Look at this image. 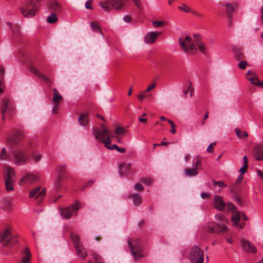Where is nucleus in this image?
Wrapping results in <instances>:
<instances>
[{
	"label": "nucleus",
	"mask_w": 263,
	"mask_h": 263,
	"mask_svg": "<svg viewBox=\"0 0 263 263\" xmlns=\"http://www.w3.org/2000/svg\"><path fill=\"white\" fill-rule=\"evenodd\" d=\"M178 41L182 50L186 54H194L197 50L196 46L201 52L205 53L204 45L198 40H193L189 35L180 37Z\"/></svg>",
	"instance_id": "nucleus-1"
},
{
	"label": "nucleus",
	"mask_w": 263,
	"mask_h": 263,
	"mask_svg": "<svg viewBox=\"0 0 263 263\" xmlns=\"http://www.w3.org/2000/svg\"><path fill=\"white\" fill-rule=\"evenodd\" d=\"M40 0H30L26 2L20 7V11L25 17H31L34 16L38 11L40 5L39 2Z\"/></svg>",
	"instance_id": "nucleus-2"
},
{
	"label": "nucleus",
	"mask_w": 263,
	"mask_h": 263,
	"mask_svg": "<svg viewBox=\"0 0 263 263\" xmlns=\"http://www.w3.org/2000/svg\"><path fill=\"white\" fill-rule=\"evenodd\" d=\"M93 134L95 138L105 144V147H108V144L110 143V137H114L113 134H111L109 130L104 124L101 125V129H93Z\"/></svg>",
	"instance_id": "nucleus-3"
},
{
	"label": "nucleus",
	"mask_w": 263,
	"mask_h": 263,
	"mask_svg": "<svg viewBox=\"0 0 263 263\" xmlns=\"http://www.w3.org/2000/svg\"><path fill=\"white\" fill-rule=\"evenodd\" d=\"M127 243L130 248L131 253L135 260H138L144 256L142 254V249L141 246V240L137 237L128 239Z\"/></svg>",
	"instance_id": "nucleus-4"
},
{
	"label": "nucleus",
	"mask_w": 263,
	"mask_h": 263,
	"mask_svg": "<svg viewBox=\"0 0 263 263\" xmlns=\"http://www.w3.org/2000/svg\"><path fill=\"white\" fill-rule=\"evenodd\" d=\"M0 242L3 246L11 247L17 242V239L12 235L11 229L8 227L0 234Z\"/></svg>",
	"instance_id": "nucleus-5"
},
{
	"label": "nucleus",
	"mask_w": 263,
	"mask_h": 263,
	"mask_svg": "<svg viewBox=\"0 0 263 263\" xmlns=\"http://www.w3.org/2000/svg\"><path fill=\"white\" fill-rule=\"evenodd\" d=\"M128 0H108L105 2L100 3L101 8L107 12L111 11L112 9L116 10H121L124 7L125 3Z\"/></svg>",
	"instance_id": "nucleus-6"
},
{
	"label": "nucleus",
	"mask_w": 263,
	"mask_h": 263,
	"mask_svg": "<svg viewBox=\"0 0 263 263\" xmlns=\"http://www.w3.org/2000/svg\"><path fill=\"white\" fill-rule=\"evenodd\" d=\"M188 258L191 263H203L204 253L198 247L194 246L191 249Z\"/></svg>",
	"instance_id": "nucleus-7"
},
{
	"label": "nucleus",
	"mask_w": 263,
	"mask_h": 263,
	"mask_svg": "<svg viewBox=\"0 0 263 263\" xmlns=\"http://www.w3.org/2000/svg\"><path fill=\"white\" fill-rule=\"evenodd\" d=\"M70 237L74 245L77 255L82 259H85L87 255V253L80 240L79 236L77 234L71 232Z\"/></svg>",
	"instance_id": "nucleus-8"
},
{
	"label": "nucleus",
	"mask_w": 263,
	"mask_h": 263,
	"mask_svg": "<svg viewBox=\"0 0 263 263\" xmlns=\"http://www.w3.org/2000/svg\"><path fill=\"white\" fill-rule=\"evenodd\" d=\"M15 107L12 101L8 98H4L2 100V105L1 113L2 116V120L5 119V116L7 114L11 115L14 113Z\"/></svg>",
	"instance_id": "nucleus-9"
},
{
	"label": "nucleus",
	"mask_w": 263,
	"mask_h": 263,
	"mask_svg": "<svg viewBox=\"0 0 263 263\" xmlns=\"http://www.w3.org/2000/svg\"><path fill=\"white\" fill-rule=\"evenodd\" d=\"M214 206L218 211H222L224 208H227L228 210H233L235 209L233 204L230 202L226 203L222 198L218 195L214 197Z\"/></svg>",
	"instance_id": "nucleus-10"
},
{
	"label": "nucleus",
	"mask_w": 263,
	"mask_h": 263,
	"mask_svg": "<svg viewBox=\"0 0 263 263\" xmlns=\"http://www.w3.org/2000/svg\"><path fill=\"white\" fill-rule=\"evenodd\" d=\"M215 218L217 220L219 221L217 222L215 227L218 232L220 233L227 232L228 228L226 226V223L228 222V220L225 216L221 214H218L215 216Z\"/></svg>",
	"instance_id": "nucleus-11"
},
{
	"label": "nucleus",
	"mask_w": 263,
	"mask_h": 263,
	"mask_svg": "<svg viewBox=\"0 0 263 263\" xmlns=\"http://www.w3.org/2000/svg\"><path fill=\"white\" fill-rule=\"evenodd\" d=\"M14 163L16 165H23L27 162L26 154L20 149H16L13 152Z\"/></svg>",
	"instance_id": "nucleus-12"
},
{
	"label": "nucleus",
	"mask_w": 263,
	"mask_h": 263,
	"mask_svg": "<svg viewBox=\"0 0 263 263\" xmlns=\"http://www.w3.org/2000/svg\"><path fill=\"white\" fill-rule=\"evenodd\" d=\"M80 208L78 201L74 202L72 206H68L63 209L61 211L62 216L66 219L70 218L74 211H77Z\"/></svg>",
	"instance_id": "nucleus-13"
},
{
	"label": "nucleus",
	"mask_w": 263,
	"mask_h": 263,
	"mask_svg": "<svg viewBox=\"0 0 263 263\" xmlns=\"http://www.w3.org/2000/svg\"><path fill=\"white\" fill-rule=\"evenodd\" d=\"M65 168L66 166L65 165H60L57 168L58 174L57 180L54 182V186L57 189H59L61 187L62 182L65 176L64 172Z\"/></svg>",
	"instance_id": "nucleus-14"
},
{
	"label": "nucleus",
	"mask_w": 263,
	"mask_h": 263,
	"mask_svg": "<svg viewBox=\"0 0 263 263\" xmlns=\"http://www.w3.org/2000/svg\"><path fill=\"white\" fill-rule=\"evenodd\" d=\"M46 194V190L43 189L41 190V186H36L32 189L29 193L30 198L35 197V199L41 201L44 198Z\"/></svg>",
	"instance_id": "nucleus-15"
},
{
	"label": "nucleus",
	"mask_w": 263,
	"mask_h": 263,
	"mask_svg": "<svg viewBox=\"0 0 263 263\" xmlns=\"http://www.w3.org/2000/svg\"><path fill=\"white\" fill-rule=\"evenodd\" d=\"M39 177L36 175L29 173L23 176L20 179L19 183L20 185L22 184H31L39 180Z\"/></svg>",
	"instance_id": "nucleus-16"
},
{
	"label": "nucleus",
	"mask_w": 263,
	"mask_h": 263,
	"mask_svg": "<svg viewBox=\"0 0 263 263\" xmlns=\"http://www.w3.org/2000/svg\"><path fill=\"white\" fill-rule=\"evenodd\" d=\"M240 245L243 250L246 252L252 253L256 252V249L254 246V245L247 239L244 238L241 239L240 241Z\"/></svg>",
	"instance_id": "nucleus-17"
},
{
	"label": "nucleus",
	"mask_w": 263,
	"mask_h": 263,
	"mask_svg": "<svg viewBox=\"0 0 263 263\" xmlns=\"http://www.w3.org/2000/svg\"><path fill=\"white\" fill-rule=\"evenodd\" d=\"M231 211H233L232 216V221L233 222V226L237 227L240 229L243 228L245 226V224H239V223L240 219V212L237 211L236 210L235 207L234 210Z\"/></svg>",
	"instance_id": "nucleus-18"
},
{
	"label": "nucleus",
	"mask_w": 263,
	"mask_h": 263,
	"mask_svg": "<svg viewBox=\"0 0 263 263\" xmlns=\"http://www.w3.org/2000/svg\"><path fill=\"white\" fill-rule=\"evenodd\" d=\"M160 34V32L157 31L147 33L144 37L145 43L147 44L154 43Z\"/></svg>",
	"instance_id": "nucleus-19"
},
{
	"label": "nucleus",
	"mask_w": 263,
	"mask_h": 263,
	"mask_svg": "<svg viewBox=\"0 0 263 263\" xmlns=\"http://www.w3.org/2000/svg\"><path fill=\"white\" fill-rule=\"evenodd\" d=\"M15 176V172L12 168L6 167L5 175L4 176L5 181H14Z\"/></svg>",
	"instance_id": "nucleus-20"
},
{
	"label": "nucleus",
	"mask_w": 263,
	"mask_h": 263,
	"mask_svg": "<svg viewBox=\"0 0 263 263\" xmlns=\"http://www.w3.org/2000/svg\"><path fill=\"white\" fill-rule=\"evenodd\" d=\"M130 165V163H123L119 165V173L121 176L129 173Z\"/></svg>",
	"instance_id": "nucleus-21"
},
{
	"label": "nucleus",
	"mask_w": 263,
	"mask_h": 263,
	"mask_svg": "<svg viewBox=\"0 0 263 263\" xmlns=\"http://www.w3.org/2000/svg\"><path fill=\"white\" fill-rule=\"evenodd\" d=\"M88 117V114L87 113H83L80 115L78 118V122L81 126H86L88 125L89 123Z\"/></svg>",
	"instance_id": "nucleus-22"
},
{
	"label": "nucleus",
	"mask_w": 263,
	"mask_h": 263,
	"mask_svg": "<svg viewBox=\"0 0 263 263\" xmlns=\"http://www.w3.org/2000/svg\"><path fill=\"white\" fill-rule=\"evenodd\" d=\"M30 69L32 73L36 75L37 77L45 81V82L47 83H50V81L49 79L46 77L45 76L41 73L35 67H34L33 66H31L30 67Z\"/></svg>",
	"instance_id": "nucleus-23"
},
{
	"label": "nucleus",
	"mask_w": 263,
	"mask_h": 263,
	"mask_svg": "<svg viewBox=\"0 0 263 263\" xmlns=\"http://www.w3.org/2000/svg\"><path fill=\"white\" fill-rule=\"evenodd\" d=\"M184 174L186 177H191L196 176L198 173V168H186L184 170Z\"/></svg>",
	"instance_id": "nucleus-24"
},
{
	"label": "nucleus",
	"mask_w": 263,
	"mask_h": 263,
	"mask_svg": "<svg viewBox=\"0 0 263 263\" xmlns=\"http://www.w3.org/2000/svg\"><path fill=\"white\" fill-rule=\"evenodd\" d=\"M247 78L253 84L257 85L258 81V78L255 73L251 71H248L247 74Z\"/></svg>",
	"instance_id": "nucleus-25"
},
{
	"label": "nucleus",
	"mask_w": 263,
	"mask_h": 263,
	"mask_svg": "<svg viewBox=\"0 0 263 263\" xmlns=\"http://www.w3.org/2000/svg\"><path fill=\"white\" fill-rule=\"evenodd\" d=\"M23 254L25 255L22 259V263H29L31 258V254L28 248H25L22 251Z\"/></svg>",
	"instance_id": "nucleus-26"
},
{
	"label": "nucleus",
	"mask_w": 263,
	"mask_h": 263,
	"mask_svg": "<svg viewBox=\"0 0 263 263\" xmlns=\"http://www.w3.org/2000/svg\"><path fill=\"white\" fill-rule=\"evenodd\" d=\"M53 91L54 93L52 101L55 105H59L60 102L62 100V97L55 88H54Z\"/></svg>",
	"instance_id": "nucleus-27"
},
{
	"label": "nucleus",
	"mask_w": 263,
	"mask_h": 263,
	"mask_svg": "<svg viewBox=\"0 0 263 263\" xmlns=\"http://www.w3.org/2000/svg\"><path fill=\"white\" fill-rule=\"evenodd\" d=\"M48 7L54 11H58L61 9V6L55 0H51L48 3Z\"/></svg>",
	"instance_id": "nucleus-28"
},
{
	"label": "nucleus",
	"mask_w": 263,
	"mask_h": 263,
	"mask_svg": "<svg viewBox=\"0 0 263 263\" xmlns=\"http://www.w3.org/2000/svg\"><path fill=\"white\" fill-rule=\"evenodd\" d=\"M254 156L257 160H263V146L256 148Z\"/></svg>",
	"instance_id": "nucleus-29"
},
{
	"label": "nucleus",
	"mask_w": 263,
	"mask_h": 263,
	"mask_svg": "<svg viewBox=\"0 0 263 263\" xmlns=\"http://www.w3.org/2000/svg\"><path fill=\"white\" fill-rule=\"evenodd\" d=\"M235 133L239 138H246L248 137V134L246 131L241 130L239 128L235 129Z\"/></svg>",
	"instance_id": "nucleus-30"
},
{
	"label": "nucleus",
	"mask_w": 263,
	"mask_h": 263,
	"mask_svg": "<svg viewBox=\"0 0 263 263\" xmlns=\"http://www.w3.org/2000/svg\"><path fill=\"white\" fill-rule=\"evenodd\" d=\"M226 7L227 14L229 17H231L234 11V7L231 4H227Z\"/></svg>",
	"instance_id": "nucleus-31"
},
{
	"label": "nucleus",
	"mask_w": 263,
	"mask_h": 263,
	"mask_svg": "<svg viewBox=\"0 0 263 263\" xmlns=\"http://www.w3.org/2000/svg\"><path fill=\"white\" fill-rule=\"evenodd\" d=\"M234 54H235V58L237 60L239 61V60H241V59H243V52L242 49H235L234 50Z\"/></svg>",
	"instance_id": "nucleus-32"
},
{
	"label": "nucleus",
	"mask_w": 263,
	"mask_h": 263,
	"mask_svg": "<svg viewBox=\"0 0 263 263\" xmlns=\"http://www.w3.org/2000/svg\"><path fill=\"white\" fill-rule=\"evenodd\" d=\"M14 181H5L6 190L7 192H10L14 190L13 182Z\"/></svg>",
	"instance_id": "nucleus-33"
},
{
	"label": "nucleus",
	"mask_w": 263,
	"mask_h": 263,
	"mask_svg": "<svg viewBox=\"0 0 263 263\" xmlns=\"http://www.w3.org/2000/svg\"><path fill=\"white\" fill-rule=\"evenodd\" d=\"M58 18L55 13H51L48 17H47V22L49 23L52 24L58 21Z\"/></svg>",
	"instance_id": "nucleus-34"
},
{
	"label": "nucleus",
	"mask_w": 263,
	"mask_h": 263,
	"mask_svg": "<svg viewBox=\"0 0 263 263\" xmlns=\"http://www.w3.org/2000/svg\"><path fill=\"white\" fill-rule=\"evenodd\" d=\"M90 26L92 30L97 31L99 33H101V32H102L101 30L99 25L97 23H96L94 22H91L90 23Z\"/></svg>",
	"instance_id": "nucleus-35"
},
{
	"label": "nucleus",
	"mask_w": 263,
	"mask_h": 263,
	"mask_svg": "<svg viewBox=\"0 0 263 263\" xmlns=\"http://www.w3.org/2000/svg\"><path fill=\"white\" fill-rule=\"evenodd\" d=\"M193 164L194 167H197L198 168L199 166L201 164V161L199 157L196 156L194 158L193 161Z\"/></svg>",
	"instance_id": "nucleus-36"
},
{
	"label": "nucleus",
	"mask_w": 263,
	"mask_h": 263,
	"mask_svg": "<svg viewBox=\"0 0 263 263\" xmlns=\"http://www.w3.org/2000/svg\"><path fill=\"white\" fill-rule=\"evenodd\" d=\"M178 9L181 11L185 12H192V9L185 4H182V6H179Z\"/></svg>",
	"instance_id": "nucleus-37"
},
{
	"label": "nucleus",
	"mask_w": 263,
	"mask_h": 263,
	"mask_svg": "<svg viewBox=\"0 0 263 263\" xmlns=\"http://www.w3.org/2000/svg\"><path fill=\"white\" fill-rule=\"evenodd\" d=\"M134 203L136 205L139 204L141 202V198L139 195L134 194L133 195Z\"/></svg>",
	"instance_id": "nucleus-38"
},
{
	"label": "nucleus",
	"mask_w": 263,
	"mask_h": 263,
	"mask_svg": "<svg viewBox=\"0 0 263 263\" xmlns=\"http://www.w3.org/2000/svg\"><path fill=\"white\" fill-rule=\"evenodd\" d=\"M140 181L141 182H142L143 183H144V184L147 185H150L153 182V180L152 179H151L150 178H145V177L141 178L140 179Z\"/></svg>",
	"instance_id": "nucleus-39"
},
{
	"label": "nucleus",
	"mask_w": 263,
	"mask_h": 263,
	"mask_svg": "<svg viewBox=\"0 0 263 263\" xmlns=\"http://www.w3.org/2000/svg\"><path fill=\"white\" fill-rule=\"evenodd\" d=\"M92 255L95 263H104L102 258L99 255L96 253H92Z\"/></svg>",
	"instance_id": "nucleus-40"
},
{
	"label": "nucleus",
	"mask_w": 263,
	"mask_h": 263,
	"mask_svg": "<svg viewBox=\"0 0 263 263\" xmlns=\"http://www.w3.org/2000/svg\"><path fill=\"white\" fill-rule=\"evenodd\" d=\"M153 24L155 27L158 28L166 25L167 23L163 21H155L153 22Z\"/></svg>",
	"instance_id": "nucleus-41"
},
{
	"label": "nucleus",
	"mask_w": 263,
	"mask_h": 263,
	"mask_svg": "<svg viewBox=\"0 0 263 263\" xmlns=\"http://www.w3.org/2000/svg\"><path fill=\"white\" fill-rule=\"evenodd\" d=\"M127 130L125 129V128L121 127H117L115 130V133L116 135H122L125 132H126Z\"/></svg>",
	"instance_id": "nucleus-42"
},
{
	"label": "nucleus",
	"mask_w": 263,
	"mask_h": 263,
	"mask_svg": "<svg viewBox=\"0 0 263 263\" xmlns=\"http://www.w3.org/2000/svg\"><path fill=\"white\" fill-rule=\"evenodd\" d=\"M146 93L147 92H145V91H144L143 92H142L141 94L138 95V99H139V100L140 101L142 102L145 98L151 97V95L150 94Z\"/></svg>",
	"instance_id": "nucleus-43"
},
{
	"label": "nucleus",
	"mask_w": 263,
	"mask_h": 263,
	"mask_svg": "<svg viewBox=\"0 0 263 263\" xmlns=\"http://www.w3.org/2000/svg\"><path fill=\"white\" fill-rule=\"evenodd\" d=\"M109 149H116L118 152L120 153H124L125 152V149L122 147H119L116 144L112 145L111 147H109Z\"/></svg>",
	"instance_id": "nucleus-44"
},
{
	"label": "nucleus",
	"mask_w": 263,
	"mask_h": 263,
	"mask_svg": "<svg viewBox=\"0 0 263 263\" xmlns=\"http://www.w3.org/2000/svg\"><path fill=\"white\" fill-rule=\"evenodd\" d=\"M213 184L214 186L218 185L220 187H226L227 186L226 184L222 181H213Z\"/></svg>",
	"instance_id": "nucleus-45"
},
{
	"label": "nucleus",
	"mask_w": 263,
	"mask_h": 263,
	"mask_svg": "<svg viewBox=\"0 0 263 263\" xmlns=\"http://www.w3.org/2000/svg\"><path fill=\"white\" fill-rule=\"evenodd\" d=\"M32 159L34 162H38L41 159L42 156L41 155L39 154H33L32 155Z\"/></svg>",
	"instance_id": "nucleus-46"
},
{
	"label": "nucleus",
	"mask_w": 263,
	"mask_h": 263,
	"mask_svg": "<svg viewBox=\"0 0 263 263\" xmlns=\"http://www.w3.org/2000/svg\"><path fill=\"white\" fill-rule=\"evenodd\" d=\"M248 63L246 61H242L238 63V66L241 69H244L246 68Z\"/></svg>",
	"instance_id": "nucleus-47"
},
{
	"label": "nucleus",
	"mask_w": 263,
	"mask_h": 263,
	"mask_svg": "<svg viewBox=\"0 0 263 263\" xmlns=\"http://www.w3.org/2000/svg\"><path fill=\"white\" fill-rule=\"evenodd\" d=\"M167 122H168V123L171 125V127H172V129L171 130V132L173 134H174L176 133V129L175 128V124L174 123V122L170 120H167Z\"/></svg>",
	"instance_id": "nucleus-48"
},
{
	"label": "nucleus",
	"mask_w": 263,
	"mask_h": 263,
	"mask_svg": "<svg viewBox=\"0 0 263 263\" xmlns=\"http://www.w3.org/2000/svg\"><path fill=\"white\" fill-rule=\"evenodd\" d=\"M156 84L155 83H153L151 84L150 85H149L148 86L147 88L145 90V92H148L151 91L156 87Z\"/></svg>",
	"instance_id": "nucleus-49"
},
{
	"label": "nucleus",
	"mask_w": 263,
	"mask_h": 263,
	"mask_svg": "<svg viewBox=\"0 0 263 263\" xmlns=\"http://www.w3.org/2000/svg\"><path fill=\"white\" fill-rule=\"evenodd\" d=\"M0 158L2 160H6L7 159V156H6V152L5 148H3L2 150V152L0 156Z\"/></svg>",
	"instance_id": "nucleus-50"
},
{
	"label": "nucleus",
	"mask_w": 263,
	"mask_h": 263,
	"mask_svg": "<svg viewBox=\"0 0 263 263\" xmlns=\"http://www.w3.org/2000/svg\"><path fill=\"white\" fill-rule=\"evenodd\" d=\"M216 145V143H211L208 147L206 151L209 153H212L214 151V146Z\"/></svg>",
	"instance_id": "nucleus-51"
},
{
	"label": "nucleus",
	"mask_w": 263,
	"mask_h": 263,
	"mask_svg": "<svg viewBox=\"0 0 263 263\" xmlns=\"http://www.w3.org/2000/svg\"><path fill=\"white\" fill-rule=\"evenodd\" d=\"M134 189L135 190L140 191H143L144 190V187L142 185L139 183H137L135 185Z\"/></svg>",
	"instance_id": "nucleus-52"
},
{
	"label": "nucleus",
	"mask_w": 263,
	"mask_h": 263,
	"mask_svg": "<svg viewBox=\"0 0 263 263\" xmlns=\"http://www.w3.org/2000/svg\"><path fill=\"white\" fill-rule=\"evenodd\" d=\"M187 89L189 90V91H190V97H192L193 96V93H194V89L192 88V83L190 82L189 83V86H187Z\"/></svg>",
	"instance_id": "nucleus-53"
},
{
	"label": "nucleus",
	"mask_w": 263,
	"mask_h": 263,
	"mask_svg": "<svg viewBox=\"0 0 263 263\" xmlns=\"http://www.w3.org/2000/svg\"><path fill=\"white\" fill-rule=\"evenodd\" d=\"M247 168V166L243 165L239 171V172L240 173V175L244 174L246 172Z\"/></svg>",
	"instance_id": "nucleus-54"
},
{
	"label": "nucleus",
	"mask_w": 263,
	"mask_h": 263,
	"mask_svg": "<svg viewBox=\"0 0 263 263\" xmlns=\"http://www.w3.org/2000/svg\"><path fill=\"white\" fill-rule=\"evenodd\" d=\"M91 3L92 1L91 0L87 1L85 4V8L88 9H91Z\"/></svg>",
	"instance_id": "nucleus-55"
},
{
	"label": "nucleus",
	"mask_w": 263,
	"mask_h": 263,
	"mask_svg": "<svg viewBox=\"0 0 263 263\" xmlns=\"http://www.w3.org/2000/svg\"><path fill=\"white\" fill-rule=\"evenodd\" d=\"M243 177L242 175H240L238 177V178L236 181V183H237V184L240 183L242 181V180H243Z\"/></svg>",
	"instance_id": "nucleus-56"
},
{
	"label": "nucleus",
	"mask_w": 263,
	"mask_h": 263,
	"mask_svg": "<svg viewBox=\"0 0 263 263\" xmlns=\"http://www.w3.org/2000/svg\"><path fill=\"white\" fill-rule=\"evenodd\" d=\"M123 20L125 22L129 23L132 21V18L129 15H125L123 17Z\"/></svg>",
	"instance_id": "nucleus-57"
},
{
	"label": "nucleus",
	"mask_w": 263,
	"mask_h": 263,
	"mask_svg": "<svg viewBox=\"0 0 263 263\" xmlns=\"http://www.w3.org/2000/svg\"><path fill=\"white\" fill-rule=\"evenodd\" d=\"M241 217L245 221H247L249 219L248 217L242 212H240V218Z\"/></svg>",
	"instance_id": "nucleus-58"
},
{
	"label": "nucleus",
	"mask_w": 263,
	"mask_h": 263,
	"mask_svg": "<svg viewBox=\"0 0 263 263\" xmlns=\"http://www.w3.org/2000/svg\"><path fill=\"white\" fill-rule=\"evenodd\" d=\"M134 4H135V5L138 7V8H140V6H141V3H140V0H133Z\"/></svg>",
	"instance_id": "nucleus-59"
},
{
	"label": "nucleus",
	"mask_w": 263,
	"mask_h": 263,
	"mask_svg": "<svg viewBox=\"0 0 263 263\" xmlns=\"http://www.w3.org/2000/svg\"><path fill=\"white\" fill-rule=\"evenodd\" d=\"M206 231L209 233H214L215 232V230L213 228L208 227L206 228Z\"/></svg>",
	"instance_id": "nucleus-60"
},
{
	"label": "nucleus",
	"mask_w": 263,
	"mask_h": 263,
	"mask_svg": "<svg viewBox=\"0 0 263 263\" xmlns=\"http://www.w3.org/2000/svg\"><path fill=\"white\" fill-rule=\"evenodd\" d=\"M236 202L240 205H242L243 204V202L242 201V200H241V198L239 197V196H237L236 198Z\"/></svg>",
	"instance_id": "nucleus-61"
},
{
	"label": "nucleus",
	"mask_w": 263,
	"mask_h": 263,
	"mask_svg": "<svg viewBox=\"0 0 263 263\" xmlns=\"http://www.w3.org/2000/svg\"><path fill=\"white\" fill-rule=\"evenodd\" d=\"M59 108V105H55L52 109V112L53 114H57Z\"/></svg>",
	"instance_id": "nucleus-62"
},
{
	"label": "nucleus",
	"mask_w": 263,
	"mask_h": 263,
	"mask_svg": "<svg viewBox=\"0 0 263 263\" xmlns=\"http://www.w3.org/2000/svg\"><path fill=\"white\" fill-rule=\"evenodd\" d=\"M201 197L203 199L205 198H208V197H209V194L208 193H204V192H202L201 194Z\"/></svg>",
	"instance_id": "nucleus-63"
},
{
	"label": "nucleus",
	"mask_w": 263,
	"mask_h": 263,
	"mask_svg": "<svg viewBox=\"0 0 263 263\" xmlns=\"http://www.w3.org/2000/svg\"><path fill=\"white\" fill-rule=\"evenodd\" d=\"M257 173L258 175L262 179H263V171H261L259 170H257Z\"/></svg>",
	"instance_id": "nucleus-64"
}]
</instances>
